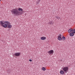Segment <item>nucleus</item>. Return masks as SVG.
<instances>
[{"label":"nucleus","mask_w":75,"mask_h":75,"mask_svg":"<svg viewBox=\"0 0 75 75\" xmlns=\"http://www.w3.org/2000/svg\"><path fill=\"white\" fill-rule=\"evenodd\" d=\"M72 31H73V29L70 28L68 30V32L69 33H71Z\"/></svg>","instance_id":"0eeeda50"},{"label":"nucleus","mask_w":75,"mask_h":75,"mask_svg":"<svg viewBox=\"0 0 75 75\" xmlns=\"http://www.w3.org/2000/svg\"><path fill=\"white\" fill-rule=\"evenodd\" d=\"M39 3H40V2H37L36 3V4H37V5H38V4H39Z\"/></svg>","instance_id":"412c9836"},{"label":"nucleus","mask_w":75,"mask_h":75,"mask_svg":"<svg viewBox=\"0 0 75 75\" xmlns=\"http://www.w3.org/2000/svg\"><path fill=\"white\" fill-rule=\"evenodd\" d=\"M12 27V26H11V25L10 24H9V25H8V28H11Z\"/></svg>","instance_id":"ddd939ff"},{"label":"nucleus","mask_w":75,"mask_h":75,"mask_svg":"<svg viewBox=\"0 0 75 75\" xmlns=\"http://www.w3.org/2000/svg\"><path fill=\"white\" fill-rule=\"evenodd\" d=\"M18 11H23V10L21 8H19L18 9Z\"/></svg>","instance_id":"dca6fc26"},{"label":"nucleus","mask_w":75,"mask_h":75,"mask_svg":"<svg viewBox=\"0 0 75 75\" xmlns=\"http://www.w3.org/2000/svg\"><path fill=\"white\" fill-rule=\"evenodd\" d=\"M38 2H40V1L41 0H38Z\"/></svg>","instance_id":"5701e85b"},{"label":"nucleus","mask_w":75,"mask_h":75,"mask_svg":"<svg viewBox=\"0 0 75 75\" xmlns=\"http://www.w3.org/2000/svg\"><path fill=\"white\" fill-rule=\"evenodd\" d=\"M20 54H21V53L19 52H16L14 53V55L15 56H17V57H19L20 55Z\"/></svg>","instance_id":"39448f33"},{"label":"nucleus","mask_w":75,"mask_h":75,"mask_svg":"<svg viewBox=\"0 0 75 75\" xmlns=\"http://www.w3.org/2000/svg\"><path fill=\"white\" fill-rule=\"evenodd\" d=\"M5 23V22L4 21H0V25H1V26H3V25Z\"/></svg>","instance_id":"423d86ee"},{"label":"nucleus","mask_w":75,"mask_h":75,"mask_svg":"<svg viewBox=\"0 0 75 75\" xmlns=\"http://www.w3.org/2000/svg\"><path fill=\"white\" fill-rule=\"evenodd\" d=\"M29 61H30V62H32V60L30 59L29 60Z\"/></svg>","instance_id":"4be33fe9"},{"label":"nucleus","mask_w":75,"mask_h":75,"mask_svg":"<svg viewBox=\"0 0 75 75\" xmlns=\"http://www.w3.org/2000/svg\"><path fill=\"white\" fill-rule=\"evenodd\" d=\"M62 69L65 73H67L68 71V67H64L62 68Z\"/></svg>","instance_id":"f03ea898"},{"label":"nucleus","mask_w":75,"mask_h":75,"mask_svg":"<svg viewBox=\"0 0 75 75\" xmlns=\"http://www.w3.org/2000/svg\"><path fill=\"white\" fill-rule=\"evenodd\" d=\"M2 27H3L4 28H6L7 27V25H6L5 23L3 25Z\"/></svg>","instance_id":"f8f14e48"},{"label":"nucleus","mask_w":75,"mask_h":75,"mask_svg":"<svg viewBox=\"0 0 75 75\" xmlns=\"http://www.w3.org/2000/svg\"><path fill=\"white\" fill-rule=\"evenodd\" d=\"M62 37V35H61L60 34L59 35L58 38V40H59L60 41H61V40H62V38H61Z\"/></svg>","instance_id":"20e7f679"},{"label":"nucleus","mask_w":75,"mask_h":75,"mask_svg":"<svg viewBox=\"0 0 75 75\" xmlns=\"http://www.w3.org/2000/svg\"><path fill=\"white\" fill-rule=\"evenodd\" d=\"M11 70L10 69H8L7 70V73H8V74H10V72H11Z\"/></svg>","instance_id":"9b49d317"},{"label":"nucleus","mask_w":75,"mask_h":75,"mask_svg":"<svg viewBox=\"0 0 75 75\" xmlns=\"http://www.w3.org/2000/svg\"><path fill=\"white\" fill-rule=\"evenodd\" d=\"M62 38L63 39V40H65V37L64 36L62 37Z\"/></svg>","instance_id":"6ab92c4d"},{"label":"nucleus","mask_w":75,"mask_h":75,"mask_svg":"<svg viewBox=\"0 0 75 75\" xmlns=\"http://www.w3.org/2000/svg\"><path fill=\"white\" fill-rule=\"evenodd\" d=\"M48 53L50 55H52L54 53V50H52L49 51H48Z\"/></svg>","instance_id":"7ed1b4c3"},{"label":"nucleus","mask_w":75,"mask_h":75,"mask_svg":"<svg viewBox=\"0 0 75 75\" xmlns=\"http://www.w3.org/2000/svg\"><path fill=\"white\" fill-rule=\"evenodd\" d=\"M72 32H73V33H75V29L73 30V29Z\"/></svg>","instance_id":"aec40b11"},{"label":"nucleus","mask_w":75,"mask_h":75,"mask_svg":"<svg viewBox=\"0 0 75 75\" xmlns=\"http://www.w3.org/2000/svg\"><path fill=\"white\" fill-rule=\"evenodd\" d=\"M54 22L52 21H50V22L48 23V24H53Z\"/></svg>","instance_id":"6e6552de"},{"label":"nucleus","mask_w":75,"mask_h":75,"mask_svg":"<svg viewBox=\"0 0 75 75\" xmlns=\"http://www.w3.org/2000/svg\"><path fill=\"white\" fill-rule=\"evenodd\" d=\"M40 39L41 40H45V39H46V37H42L40 38Z\"/></svg>","instance_id":"1a4fd4ad"},{"label":"nucleus","mask_w":75,"mask_h":75,"mask_svg":"<svg viewBox=\"0 0 75 75\" xmlns=\"http://www.w3.org/2000/svg\"><path fill=\"white\" fill-rule=\"evenodd\" d=\"M5 23V24H6L7 25H8L9 24V22L6 21Z\"/></svg>","instance_id":"2eb2a0df"},{"label":"nucleus","mask_w":75,"mask_h":75,"mask_svg":"<svg viewBox=\"0 0 75 75\" xmlns=\"http://www.w3.org/2000/svg\"><path fill=\"white\" fill-rule=\"evenodd\" d=\"M1 0H0V1H1Z\"/></svg>","instance_id":"b1692460"},{"label":"nucleus","mask_w":75,"mask_h":75,"mask_svg":"<svg viewBox=\"0 0 75 75\" xmlns=\"http://www.w3.org/2000/svg\"><path fill=\"white\" fill-rule=\"evenodd\" d=\"M69 35L71 37H73L74 35V33L71 32L69 34Z\"/></svg>","instance_id":"9d476101"},{"label":"nucleus","mask_w":75,"mask_h":75,"mask_svg":"<svg viewBox=\"0 0 75 75\" xmlns=\"http://www.w3.org/2000/svg\"><path fill=\"white\" fill-rule=\"evenodd\" d=\"M55 18H57L58 20H59V18H60L58 16H56L55 17Z\"/></svg>","instance_id":"a211bd4d"},{"label":"nucleus","mask_w":75,"mask_h":75,"mask_svg":"<svg viewBox=\"0 0 75 75\" xmlns=\"http://www.w3.org/2000/svg\"><path fill=\"white\" fill-rule=\"evenodd\" d=\"M42 70H43V71H45V70H46V69L44 67H43L42 68Z\"/></svg>","instance_id":"f3484780"},{"label":"nucleus","mask_w":75,"mask_h":75,"mask_svg":"<svg viewBox=\"0 0 75 75\" xmlns=\"http://www.w3.org/2000/svg\"><path fill=\"white\" fill-rule=\"evenodd\" d=\"M11 13H12V14H15L17 16H20V15H21V13L19 11H18V10L17 9H14L11 11Z\"/></svg>","instance_id":"f257e3e1"},{"label":"nucleus","mask_w":75,"mask_h":75,"mask_svg":"<svg viewBox=\"0 0 75 75\" xmlns=\"http://www.w3.org/2000/svg\"><path fill=\"white\" fill-rule=\"evenodd\" d=\"M60 73L61 74H64V71L62 70H61L60 71Z\"/></svg>","instance_id":"4468645a"}]
</instances>
